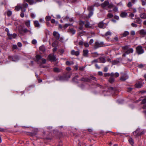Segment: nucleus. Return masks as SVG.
Masks as SVG:
<instances>
[{"label":"nucleus","mask_w":146,"mask_h":146,"mask_svg":"<svg viewBox=\"0 0 146 146\" xmlns=\"http://www.w3.org/2000/svg\"><path fill=\"white\" fill-rule=\"evenodd\" d=\"M80 81L84 82H89L90 81V79L87 77H82L80 80Z\"/></svg>","instance_id":"nucleus-19"},{"label":"nucleus","mask_w":146,"mask_h":146,"mask_svg":"<svg viewBox=\"0 0 146 146\" xmlns=\"http://www.w3.org/2000/svg\"><path fill=\"white\" fill-rule=\"evenodd\" d=\"M140 16L141 19H146V14L145 13H143L140 14Z\"/></svg>","instance_id":"nucleus-34"},{"label":"nucleus","mask_w":146,"mask_h":146,"mask_svg":"<svg viewBox=\"0 0 146 146\" xmlns=\"http://www.w3.org/2000/svg\"><path fill=\"white\" fill-rule=\"evenodd\" d=\"M25 25L27 27H29L30 26V20H28L25 22Z\"/></svg>","instance_id":"nucleus-39"},{"label":"nucleus","mask_w":146,"mask_h":146,"mask_svg":"<svg viewBox=\"0 0 146 146\" xmlns=\"http://www.w3.org/2000/svg\"><path fill=\"white\" fill-rule=\"evenodd\" d=\"M128 141L132 145H133L134 144V141L132 139V138L131 137L128 140Z\"/></svg>","instance_id":"nucleus-37"},{"label":"nucleus","mask_w":146,"mask_h":146,"mask_svg":"<svg viewBox=\"0 0 146 146\" xmlns=\"http://www.w3.org/2000/svg\"><path fill=\"white\" fill-rule=\"evenodd\" d=\"M51 19V17L50 16H46L45 17V19L46 21H49Z\"/></svg>","instance_id":"nucleus-50"},{"label":"nucleus","mask_w":146,"mask_h":146,"mask_svg":"<svg viewBox=\"0 0 146 146\" xmlns=\"http://www.w3.org/2000/svg\"><path fill=\"white\" fill-rule=\"evenodd\" d=\"M39 50L40 51L42 52H44L45 51V48L44 46L42 45L40 46L39 48Z\"/></svg>","instance_id":"nucleus-29"},{"label":"nucleus","mask_w":146,"mask_h":146,"mask_svg":"<svg viewBox=\"0 0 146 146\" xmlns=\"http://www.w3.org/2000/svg\"><path fill=\"white\" fill-rule=\"evenodd\" d=\"M31 16L32 18H34L35 17V15L34 13H32L31 14Z\"/></svg>","instance_id":"nucleus-64"},{"label":"nucleus","mask_w":146,"mask_h":146,"mask_svg":"<svg viewBox=\"0 0 146 146\" xmlns=\"http://www.w3.org/2000/svg\"><path fill=\"white\" fill-rule=\"evenodd\" d=\"M139 34L141 37H143L146 35V31L142 29L139 31Z\"/></svg>","instance_id":"nucleus-11"},{"label":"nucleus","mask_w":146,"mask_h":146,"mask_svg":"<svg viewBox=\"0 0 146 146\" xmlns=\"http://www.w3.org/2000/svg\"><path fill=\"white\" fill-rule=\"evenodd\" d=\"M119 74L117 72H116L112 76L110 77L108 80V82L111 84L113 83L115 81L114 78H117L119 76Z\"/></svg>","instance_id":"nucleus-4"},{"label":"nucleus","mask_w":146,"mask_h":146,"mask_svg":"<svg viewBox=\"0 0 146 146\" xmlns=\"http://www.w3.org/2000/svg\"><path fill=\"white\" fill-rule=\"evenodd\" d=\"M84 24L85 27H88L89 26L90 23L88 21H86V22Z\"/></svg>","instance_id":"nucleus-48"},{"label":"nucleus","mask_w":146,"mask_h":146,"mask_svg":"<svg viewBox=\"0 0 146 146\" xmlns=\"http://www.w3.org/2000/svg\"><path fill=\"white\" fill-rule=\"evenodd\" d=\"M62 69L57 68H53V70L54 72L58 73L62 71Z\"/></svg>","instance_id":"nucleus-23"},{"label":"nucleus","mask_w":146,"mask_h":146,"mask_svg":"<svg viewBox=\"0 0 146 146\" xmlns=\"http://www.w3.org/2000/svg\"><path fill=\"white\" fill-rule=\"evenodd\" d=\"M34 24L35 26L36 27H38L39 26V24L38 21H34Z\"/></svg>","instance_id":"nucleus-42"},{"label":"nucleus","mask_w":146,"mask_h":146,"mask_svg":"<svg viewBox=\"0 0 146 146\" xmlns=\"http://www.w3.org/2000/svg\"><path fill=\"white\" fill-rule=\"evenodd\" d=\"M48 58L51 61H56L57 60L56 56L53 54H49L48 56Z\"/></svg>","instance_id":"nucleus-7"},{"label":"nucleus","mask_w":146,"mask_h":146,"mask_svg":"<svg viewBox=\"0 0 146 146\" xmlns=\"http://www.w3.org/2000/svg\"><path fill=\"white\" fill-rule=\"evenodd\" d=\"M19 31L20 34L23 35L25 33L27 32L28 31L26 29L20 28L19 29Z\"/></svg>","instance_id":"nucleus-9"},{"label":"nucleus","mask_w":146,"mask_h":146,"mask_svg":"<svg viewBox=\"0 0 146 146\" xmlns=\"http://www.w3.org/2000/svg\"><path fill=\"white\" fill-rule=\"evenodd\" d=\"M98 62V59H95L91 62L92 64H94L95 63Z\"/></svg>","instance_id":"nucleus-51"},{"label":"nucleus","mask_w":146,"mask_h":146,"mask_svg":"<svg viewBox=\"0 0 146 146\" xmlns=\"http://www.w3.org/2000/svg\"><path fill=\"white\" fill-rule=\"evenodd\" d=\"M145 132V131L140 130V129L138 128L133 132V134L135 136L137 137L144 134Z\"/></svg>","instance_id":"nucleus-3"},{"label":"nucleus","mask_w":146,"mask_h":146,"mask_svg":"<svg viewBox=\"0 0 146 146\" xmlns=\"http://www.w3.org/2000/svg\"><path fill=\"white\" fill-rule=\"evenodd\" d=\"M108 89L110 92H115L116 90V89L115 88H113L112 87H109Z\"/></svg>","instance_id":"nucleus-28"},{"label":"nucleus","mask_w":146,"mask_h":146,"mask_svg":"<svg viewBox=\"0 0 146 146\" xmlns=\"http://www.w3.org/2000/svg\"><path fill=\"white\" fill-rule=\"evenodd\" d=\"M12 13L11 11H9L7 12V15L9 16H11L12 15Z\"/></svg>","instance_id":"nucleus-60"},{"label":"nucleus","mask_w":146,"mask_h":146,"mask_svg":"<svg viewBox=\"0 0 146 146\" xmlns=\"http://www.w3.org/2000/svg\"><path fill=\"white\" fill-rule=\"evenodd\" d=\"M100 62L105 63L106 62V59L104 57H101L99 58Z\"/></svg>","instance_id":"nucleus-31"},{"label":"nucleus","mask_w":146,"mask_h":146,"mask_svg":"<svg viewBox=\"0 0 146 146\" xmlns=\"http://www.w3.org/2000/svg\"><path fill=\"white\" fill-rule=\"evenodd\" d=\"M84 42L82 41H80L78 42V45L80 46H82L84 44Z\"/></svg>","instance_id":"nucleus-62"},{"label":"nucleus","mask_w":146,"mask_h":146,"mask_svg":"<svg viewBox=\"0 0 146 146\" xmlns=\"http://www.w3.org/2000/svg\"><path fill=\"white\" fill-rule=\"evenodd\" d=\"M65 78L63 75H58L57 77H56L55 79L57 81H64L65 80Z\"/></svg>","instance_id":"nucleus-13"},{"label":"nucleus","mask_w":146,"mask_h":146,"mask_svg":"<svg viewBox=\"0 0 146 146\" xmlns=\"http://www.w3.org/2000/svg\"><path fill=\"white\" fill-rule=\"evenodd\" d=\"M104 44L103 42H98L97 41L95 42L94 48L97 49L99 47H102L104 46Z\"/></svg>","instance_id":"nucleus-6"},{"label":"nucleus","mask_w":146,"mask_h":146,"mask_svg":"<svg viewBox=\"0 0 146 146\" xmlns=\"http://www.w3.org/2000/svg\"><path fill=\"white\" fill-rule=\"evenodd\" d=\"M8 58L9 60L14 62L18 60L17 57L15 56H9L8 57Z\"/></svg>","instance_id":"nucleus-8"},{"label":"nucleus","mask_w":146,"mask_h":146,"mask_svg":"<svg viewBox=\"0 0 146 146\" xmlns=\"http://www.w3.org/2000/svg\"><path fill=\"white\" fill-rule=\"evenodd\" d=\"M90 79V80L92 79L94 80H95L96 81H97L96 78L94 76H91Z\"/></svg>","instance_id":"nucleus-59"},{"label":"nucleus","mask_w":146,"mask_h":146,"mask_svg":"<svg viewBox=\"0 0 146 146\" xmlns=\"http://www.w3.org/2000/svg\"><path fill=\"white\" fill-rule=\"evenodd\" d=\"M135 87L137 88H140L143 85L141 82H138L136 83L135 84Z\"/></svg>","instance_id":"nucleus-25"},{"label":"nucleus","mask_w":146,"mask_h":146,"mask_svg":"<svg viewBox=\"0 0 146 146\" xmlns=\"http://www.w3.org/2000/svg\"><path fill=\"white\" fill-rule=\"evenodd\" d=\"M129 32L127 31H125L123 34V36L125 37L129 35Z\"/></svg>","instance_id":"nucleus-44"},{"label":"nucleus","mask_w":146,"mask_h":146,"mask_svg":"<svg viewBox=\"0 0 146 146\" xmlns=\"http://www.w3.org/2000/svg\"><path fill=\"white\" fill-rule=\"evenodd\" d=\"M101 6L103 8L106 9H111L113 6L112 3H110L108 1H105L103 3L101 4Z\"/></svg>","instance_id":"nucleus-1"},{"label":"nucleus","mask_w":146,"mask_h":146,"mask_svg":"<svg viewBox=\"0 0 146 146\" xmlns=\"http://www.w3.org/2000/svg\"><path fill=\"white\" fill-rule=\"evenodd\" d=\"M79 76H76L74 77L73 79H72V80L73 81L76 82H77V83H78V82L77 81V78H78Z\"/></svg>","instance_id":"nucleus-40"},{"label":"nucleus","mask_w":146,"mask_h":146,"mask_svg":"<svg viewBox=\"0 0 146 146\" xmlns=\"http://www.w3.org/2000/svg\"><path fill=\"white\" fill-rule=\"evenodd\" d=\"M68 32L71 33L72 34H74L75 33V31L73 29V28H70L68 31Z\"/></svg>","instance_id":"nucleus-24"},{"label":"nucleus","mask_w":146,"mask_h":146,"mask_svg":"<svg viewBox=\"0 0 146 146\" xmlns=\"http://www.w3.org/2000/svg\"><path fill=\"white\" fill-rule=\"evenodd\" d=\"M111 33L110 31L107 32L104 35V36H107L108 35H111Z\"/></svg>","instance_id":"nucleus-46"},{"label":"nucleus","mask_w":146,"mask_h":146,"mask_svg":"<svg viewBox=\"0 0 146 146\" xmlns=\"http://www.w3.org/2000/svg\"><path fill=\"white\" fill-rule=\"evenodd\" d=\"M127 13L125 12H122L121 13L120 16L124 18L126 17L127 15Z\"/></svg>","instance_id":"nucleus-26"},{"label":"nucleus","mask_w":146,"mask_h":146,"mask_svg":"<svg viewBox=\"0 0 146 146\" xmlns=\"http://www.w3.org/2000/svg\"><path fill=\"white\" fill-rule=\"evenodd\" d=\"M71 54L72 55H74L77 56L79 55L80 52L79 51H75L74 50H72L71 51Z\"/></svg>","instance_id":"nucleus-17"},{"label":"nucleus","mask_w":146,"mask_h":146,"mask_svg":"<svg viewBox=\"0 0 146 146\" xmlns=\"http://www.w3.org/2000/svg\"><path fill=\"white\" fill-rule=\"evenodd\" d=\"M134 15L133 13H131L129 15V17H130L131 19H133V18L134 17Z\"/></svg>","instance_id":"nucleus-61"},{"label":"nucleus","mask_w":146,"mask_h":146,"mask_svg":"<svg viewBox=\"0 0 146 146\" xmlns=\"http://www.w3.org/2000/svg\"><path fill=\"white\" fill-rule=\"evenodd\" d=\"M5 31L7 32V35L9 36V38L10 39H11V36L12 35L11 34H10L9 33V30L8 28H6L5 30Z\"/></svg>","instance_id":"nucleus-33"},{"label":"nucleus","mask_w":146,"mask_h":146,"mask_svg":"<svg viewBox=\"0 0 146 146\" xmlns=\"http://www.w3.org/2000/svg\"><path fill=\"white\" fill-rule=\"evenodd\" d=\"M41 56L38 54L36 55V60L35 61L37 62V63L38 64H42V63L40 62L39 60L41 59Z\"/></svg>","instance_id":"nucleus-10"},{"label":"nucleus","mask_w":146,"mask_h":146,"mask_svg":"<svg viewBox=\"0 0 146 146\" xmlns=\"http://www.w3.org/2000/svg\"><path fill=\"white\" fill-rule=\"evenodd\" d=\"M63 76L65 78V80H67L70 77V75H68V73H66L65 74H64Z\"/></svg>","instance_id":"nucleus-30"},{"label":"nucleus","mask_w":146,"mask_h":146,"mask_svg":"<svg viewBox=\"0 0 146 146\" xmlns=\"http://www.w3.org/2000/svg\"><path fill=\"white\" fill-rule=\"evenodd\" d=\"M53 35L55 37L57 40H59L60 37V34L56 31H54L53 33Z\"/></svg>","instance_id":"nucleus-16"},{"label":"nucleus","mask_w":146,"mask_h":146,"mask_svg":"<svg viewBox=\"0 0 146 146\" xmlns=\"http://www.w3.org/2000/svg\"><path fill=\"white\" fill-rule=\"evenodd\" d=\"M130 46L129 45H127L124 46H123L121 47V48L122 49L124 50H127L130 47Z\"/></svg>","instance_id":"nucleus-27"},{"label":"nucleus","mask_w":146,"mask_h":146,"mask_svg":"<svg viewBox=\"0 0 146 146\" xmlns=\"http://www.w3.org/2000/svg\"><path fill=\"white\" fill-rule=\"evenodd\" d=\"M82 28H79L80 30V31L79 32V34L81 36L83 35L85 33V32L84 31H82Z\"/></svg>","instance_id":"nucleus-36"},{"label":"nucleus","mask_w":146,"mask_h":146,"mask_svg":"<svg viewBox=\"0 0 146 146\" xmlns=\"http://www.w3.org/2000/svg\"><path fill=\"white\" fill-rule=\"evenodd\" d=\"M144 98L142 100V101L141 102L142 104H144L146 103V96L144 97Z\"/></svg>","instance_id":"nucleus-41"},{"label":"nucleus","mask_w":146,"mask_h":146,"mask_svg":"<svg viewBox=\"0 0 146 146\" xmlns=\"http://www.w3.org/2000/svg\"><path fill=\"white\" fill-rule=\"evenodd\" d=\"M84 22L82 21H79V25L81 27H82L84 24Z\"/></svg>","instance_id":"nucleus-49"},{"label":"nucleus","mask_w":146,"mask_h":146,"mask_svg":"<svg viewBox=\"0 0 146 146\" xmlns=\"http://www.w3.org/2000/svg\"><path fill=\"white\" fill-rule=\"evenodd\" d=\"M88 9L90 11L92 10L93 11L94 10L93 7L92 6L88 7Z\"/></svg>","instance_id":"nucleus-53"},{"label":"nucleus","mask_w":146,"mask_h":146,"mask_svg":"<svg viewBox=\"0 0 146 146\" xmlns=\"http://www.w3.org/2000/svg\"><path fill=\"white\" fill-rule=\"evenodd\" d=\"M72 25L70 24H66L64 25V27H72Z\"/></svg>","instance_id":"nucleus-57"},{"label":"nucleus","mask_w":146,"mask_h":146,"mask_svg":"<svg viewBox=\"0 0 146 146\" xmlns=\"http://www.w3.org/2000/svg\"><path fill=\"white\" fill-rule=\"evenodd\" d=\"M139 93H141V94H143L146 93V90H142L139 91Z\"/></svg>","instance_id":"nucleus-63"},{"label":"nucleus","mask_w":146,"mask_h":146,"mask_svg":"<svg viewBox=\"0 0 146 146\" xmlns=\"http://www.w3.org/2000/svg\"><path fill=\"white\" fill-rule=\"evenodd\" d=\"M114 73L112 72L111 73H106L104 74V76L106 77H109L110 76H113L114 75Z\"/></svg>","instance_id":"nucleus-22"},{"label":"nucleus","mask_w":146,"mask_h":146,"mask_svg":"<svg viewBox=\"0 0 146 146\" xmlns=\"http://www.w3.org/2000/svg\"><path fill=\"white\" fill-rule=\"evenodd\" d=\"M119 61L117 60H115L111 62L112 65H115L118 64L119 63Z\"/></svg>","instance_id":"nucleus-32"},{"label":"nucleus","mask_w":146,"mask_h":146,"mask_svg":"<svg viewBox=\"0 0 146 146\" xmlns=\"http://www.w3.org/2000/svg\"><path fill=\"white\" fill-rule=\"evenodd\" d=\"M84 45L86 47H88L89 46V43L88 42H84Z\"/></svg>","instance_id":"nucleus-55"},{"label":"nucleus","mask_w":146,"mask_h":146,"mask_svg":"<svg viewBox=\"0 0 146 146\" xmlns=\"http://www.w3.org/2000/svg\"><path fill=\"white\" fill-rule=\"evenodd\" d=\"M113 10L115 12H117L118 11V8L117 7H115L113 8Z\"/></svg>","instance_id":"nucleus-56"},{"label":"nucleus","mask_w":146,"mask_h":146,"mask_svg":"<svg viewBox=\"0 0 146 146\" xmlns=\"http://www.w3.org/2000/svg\"><path fill=\"white\" fill-rule=\"evenodd\" d=\"M69 18V17H68V16L63 17H62V19H63V20L65 21H68Z\"/></svg>","instance_id":"nucleus-47"},{"label":"nucleus","mask_w":146,"mask_h":146,"mask_svg":"<svg viewBox=\"0 0 146 146\" xmlns=\"http://www.w3.org/2000/svg\"><path fill=\"white\" fill-rule=\"evenodd\" d=\"M135 21L137 23H141V19L139 18H136L135 19Z\"/></svg>","instance_id":"nucleus-43"},{"label":"nucleus","mask_w":146,"mask_h":146,"mask_svg":"<svg viewBox=\"0 0 146 146\" xmlns=\"http://www.w3.org/2000/svg\"><path fill=\"white\" fill-rule=\"evenodd\" d=\"M25 1L28 3L30 5H32L33 4L35 3L36 2L34 0H24Z\"/></svg>","instance_id":"nucleus-21"},{"label":"nucleus","mask_w":146,"mask_h":146,"mask_svg":"<svg viewBox=\"0 0 146 146\" xmlns=\"http://www.w3.org/2000/svg\"><path fill=\"white\" fill-rule=\"evenodd\" d=\"M128 78V77L126 74H123L122 76L121 77L120 80L124 81L127 79Z\"/></svg>","instance_id":"nucleus-12"},{"label":"nucleus","mask_w":146,"mask_h":146,"mask_svg":"<svg viewBox=\"0 0 146 146\" xmlns=\"http://www.w3.org/2000/svg\"><path fill=\"white\" fill-rule=\"evenodd\" d=\"M12 36H11V39L13 38H16V36H17V35L15 33H14L13 35L11 34Z\"/></svg>","instance_id":"nucleus-52"},{"label":"nucleus","mask_w":146,"mask_h":146,"mask_svg":"<svg viewBox=\"0 0 146 146\" xmlns=\"http://www.w3.org/2000/svg\"><path fill=\"white\" fill-rule=\"evenodd\" d=\"M89 51L88 49H84L83 51V55L85 57L88 56Z\"/></svg>","instance_id":"nucleus-15"},{"label":"nucleus","mask_w":146,"mask_h":146,"mask_svg":"<svg viewBox=\"0 0 146 146\" xmlns=\"http://www.w3.org/2000/svg\"><path fill=\"white\" fill-rule=\"evenodd\" d=\"M107 24L104 23L103 21H101L98 24L99 27H106L107 26Z\"/></svg>","instance_id":"nucleus-18"},{"label":"nucleus","mask_w":146,"mask_h":146,"mask_svg":"<svg viewBox=\"0 0 146 146\" xmlns=\"http://www.w3.org/2000/svg\"><path fill=\"white\" fill-rule=\"evenodd\" d=\"M113 133V135H119L121 136V133H113L111 131H108L107 132V133Z\"/></svg>","instance_id":"nucleus-45"},{"label":"nucleus","mask_w":146,"mask_h":146,"mask_svg":"<svg viewBox=\"0 0 146 146\" xmlns=\"http://www.w3.org/2000/svg\"><path fill=\"white\" fill-rule=\"evenodd\" d=\"M28 6V4L27 3L22 4L19 5H17L15 7V10L18 11L21 9L22 12H25L26 11L25 8L27 7Z\"/></svg>","instance_id":"nucleus-2"},{"label":"nucleus","mask_w":146,"mask_h":146,"mask_svg":"<svg viewBox=\"0 0 146 146\" xmlns=\"http://www.w3.org/2000/svg\"><path fill=\"white\" fill-rule=\"evenodd\" d=\"M92 56L94 57H97L99 54L97 52H93L91 53Z\"/></svg>","instance_id":"nucleus-35"},{"label":"nucleus","mask_w":146,"mask_h":146,"mask_svg":"<svg viewBox=\"0 0 146 146\" xmlns=\"http://www.w3.org/2000/svg\"><path fill=\"white\" fill-rule=\"evenodd\" d=\"M136 53L138 54H141L143 53L144 52V50L142 48V46L141 45H139L136 48Z\"/></svg>","instance_id":"nucleus-5"},{"label":"nucleus","mask_w":146,"mask_h":146,"mask_svg":"<svg viewBox=\"0 0 146 146\" xmlns=\"http://www.w3.org/2000/svg\"><path fill=\"white\" fill-rule=\"evenodd\" d=\"M66 64L67 65H72L74 64V62L73 61H67L66 62Z\"/></svg>","instance_id":"nucleus-38"},{"label":"nucleus","mask_w":146,"mask_h":146,"mask_svg":"<svg viewBox=\"0 0 146 146\" xmlns=\"http://www.w3.org/2000/svg\"><path fill=\"white\" fill-rule=\"evenodd\" d=\"M113 15L111 13H109L108 15V17L109 18H111L113 17Z\"/></svg>","instance_id":"nucleus-58"},{"label":"nucleus","mask_w":146,"mask_h":146,"mask_svg":"<svg viewBox=\"0 0 146 146\" xmlns=\"http://www.w3.org/2000/svg\"><path fill=\"white\" fill-rule=\"evenodd\" d=\"M41 60L42 61V63L44 64L46 63V60L45 59L43 58H42L41 59Z\"/></svg>","instance_id":"nucleus-54"},{"label":"nucleus","mask_w":146,"mask_h":146,"mask_svg":"<svg viewBox=\"0 0 146 146\" xmlns=\"http://www.w3.org/2000/svg\"><path fill=\"white\" fill-rule=\"evenodd\" d=\"M134 50L133 48H129L127 50L125 51L126 53L127 54H129L131 53H133V52Z\"/></svg>","instance_id":"nucleus-20"},{"label":"nucleus","mask_w":146,"mask_h":146,"mask_svg":"<svg viewBox=\"0 0 146 146\" xmlns=\"http://www.w3.org/2000/svg\"><path fill=\"white\" fill-rule=\"evenodd\" d=\"M51 22L52 23L55 24L56 26L59 25V27H62L61 25L59 24L58 21H56L54 19H51Z\"/></svg>","instance_id":"nucleus-14"}]
</instances>
